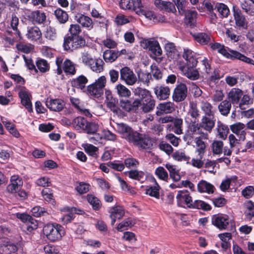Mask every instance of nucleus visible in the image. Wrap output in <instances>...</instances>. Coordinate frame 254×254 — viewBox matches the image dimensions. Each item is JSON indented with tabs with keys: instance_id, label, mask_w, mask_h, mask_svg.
<instances>
[{
	"instance_id": "obj_47",
	"label": "nucleus",
	"mask_w": 254,
	"mask_h": 254,
	"mask_svg": "<svg viewBox=\"0 0 254 254\" xmlns=\"http://www.w3.org/2000/svg\"><path fill=\"white\" fill-rule=\"evenodd\" d=\"M190 208L202 209L205 211L210 210L211 208V206L208 203L200 200H196L193 202V204H190Z\"/></svg>"
},
{
	"instance_id": "obj_14",
	"label": "nucleus",
	"mask_w": 254,
	"mask_h": 254,
	"mask_svg": "<svg viewBox=\"0 0 254 254\" xmlns=\"http://www.w3.org/2000/svg\"><path fill=\"white\" fill-rule=\"evenodd\" d=\"M46 106L51 110L55 112H60L64 108L65 104L62 100L56 99H47L46 101Z\"/></svg>"
},
{
	"instance_id": "obj_10",
	"label": "nucleus",
	"mask_w": 254,
	"mask_h": 254,
	"mask_svg": "<svg viewBox=\"0 0 254 254\" xmlns=\"http://www.w3.org/2000/svg\"><path fill=\"white\" fill-rule=\"evenodd\" d=\"M110 218L112 219L111 224L113 226L116 222V219H121L125 215V210L121 206L112 207L109 210Z\"/></svg>"
},
{
	"instance_id": "obj_53",
	"label": "nucleus",
	"mask_w": 254,
	"mask_h": 254,
	"mask_svg": "<svg viewBox=\"0 0 254 254\" xmlns=\"http://www.w3.org/2000/svg\"><path fill=\"white\" fill-rule=\"evenodd\" d=\"M116 89L117 90L118 94L120 97H127L131 94L130 90L122 84H118L116 86Z\"/></svg>"
},
{
	"instance_id": "obj_16",
	"label": "nucleus",
	"mask_w": 254,
	"mask_h": 254,
	"mask_svg": "<svg viewBox=\"0 0 254 254\" xmlns=\"http://www.w3.org/2000/svg\"><path fill=\"white\" fill-rule=\"evenodd\" d=\"M215 125V120L214 116H204L202 117L200 126L201 128L204 129L207 133H210Z\"/></svg>"
},
{
	"instance_id": "obj_34",
	"label": "nucleus",
	"mask_w": 254,
	"mask_h": 254,
	"mask_svg": "<svg viewBox=\"0 0 254 254\" xmlns=\"http://www.w3.org/2000/svg\"><path fill=\"white\" fill-rule=\"evenodd\" d=\"M119 132L122 134L123 137L125 138L128 141V138H130L132 132H134L129 126L124 124H119L118 127Z\"/></svg>"
},
{
	"instance_id": "obj_18",
	"label": "nucleus",
	"mask_w": 254,
	"mask_h": 254,
	"mask_svg": "<svg viewBox=\"0 0 254 254\" xmlns=\"http://www.w3.org/2000/svg\"><path fill=\"white\" fill-rule=\"evenodd\" d=\"M17 217L24 223L33 225V226H27V230L28 231H31L34 229H36L37 226V222L30 215L25 213H17Z\"/></svg>"
},
{
	"instance_id": "obj_61",
	"label": "nucleus",
	"mask_w": 254,
	"mask_h": 254,
	"mask_svg": "<svg viewBox=\"0 0 254 254\" xmlns=\"http://www.w3.org/2000/svg\"><path fill=\"white\" fill-rule=\"evenodd\" d=\"M246 207V216L247 218L251 219L254 217V203L252 201H249L247 203Z\"/></svg>"
},
{
	"instance_id": "obj_46",
	"label": "nucleus",
	"mask_w": 254,
	"mask_h": 254,
	"mask_svg": "<svg viewBox=\"0 0 254 254\" xmlns=\"http://www.w3.org/2000/svg\"><path fill=\"white\" fill-rule=\"evenodd\" d=\"M120 6L123 9L130 10L135 11L136 1H134L133 0H121Z\"/></svg>"
},
{
	"instance_id": "obj_19",
	"label": "nucleus",
	"mask_w": 254,
	"mask_h": 254,
	"mask_svg": "<svg viewBox=\"0 0 254 254\" xmlns=\"http://www.w3.org/2000/svg\"><path fill=\"white\" fill-rule=\"evenodd\" d=\"M154 4L161 10L172 12L176 11L174 4L170 1L162 0H155Z\"/></svg>"
},
{
	"instance_id": "obj_63",
	"label": "nucleus",
	"mask_w": 254,
	"mask_h": 254,
	"mask_svg": "<svg viewBox=\"0 0 254 254\" xmlns=\"http://www.w3.org/2000/svg\"><path fill=\"white\" fill-rule=\"evenodd\" d=\"M44 35L46 38L50 40H54L57 37L56 30L53 27H48Z\"/></svg>"
},
{
	"instance_id": "obj_7",
	"label": "nucleus",
	"mask_w": 254,
	"mask_h": 254,
	"mask_svg": "<svg viewBox=\"0 0 254 254\" xmlns=\"http://www.w3.org/2000/svg\"><path fill=\"white\" fill-rule=\"evenodd\" d=\"M120 79L128 85H133L137 81V77L133 71L127 66L120 69Z\"/></svg>"
},
{
	"instance_id": "obj_24",
	"label": "nucleus",
	"mask_w": 254,
	"mask_h": 254,
	"mask_svg": "<svg viewBox=\"0 0 254 254\" xmlns=\"http://www.w3.org/2000/svg\"><path fill=\"white\" fill-rule=\"evenodd\" d=\"M0 250L2 251L4 254H9L15 252L17 250V247L5 239L0 240Z\"/></svg>"
},
{
	"instance_id": "obj_55",
	"label": "nucleus",
	"mask_w": 254,
	"mask_h": 254,
	"mask_svg": "<svg viewBox=\"0 0 254 254\" xmlns=\"http://www.w3.org/2000/svg\"><path fill=\"white\" fill-rule=\"evenodd\" d=\"M215 9L222 17H227L230 13L228 7L222 3H217L215 5Z\"/></svg>"
},
{
	"instance_id": "obj_30",
	"label": "nucleus",
	"mask_w": 254,
	"mask_h": 254,
	"mask_svg": "<svg viewBox=\"0 0 254 254\" xmlns=\"http://www.w3.org/2000/svg\"><path fill=\"white\" fill-rule=\"evenodd\" d=\"M190 130L192 134H199V136H202L204 139L207 140L208 139V134L207 132H204L202 130L201 127L200 126V123L196 124L195 122L192 123L189 127Z\"/></svg>"
},
{
	"instance_id": "obj_44",
	"label": "nucleus",
	"mask_w": 254,
	"mask_h": 254,
	"mask_svg": "<svg viewBox=\"0 0 254 254\" xmlns=\"http://www.w3.org/2000/svg\"><path fill=\"white\" fill-rule=\"evenodd\" d=\"M195 40L202 45L207 44L210 41V36L205 33H198L193 35Z\"/></svg>"
},
{
	"instance_id": "obj_64",
	"label": "nucleus",
	"mask_w": 254,
	"mask_h": 254,
	"mask_svg": "<svg viewBox=\"0 0 254 254\" xmlns=\"http://www.w3.org/2000/svg\"><path fill=\"white\" fill-rule=\"evenodd\" d=\"M242 195L246 198H250L254 194V186H249L246 187L242 191Z\"/></svg>"
},
{
	"instance_id": "obj_20",
	"label": "nucleus",
	"mask_w": 254,
	"mask_h": 254,
	"mask_svg": "<svg viewBox=\"0 0 254 254\" xmlns=\"http://www.w3.org/2000/svg\"><path fill=\"white\" fill-rule=\"evenodd\" d=\"M154 93L159 100L167 99L170 93V88L165 85L157 86L154 88Z\"/></svg>"
},
{
	"instance_id": "obj_57",
	"label": "nucleus",
	"mask_w": 254,
	"mask_h": 254,
	"mask_svg": "<svg viewBox=\"0 0 254 254\" xmlns=\"http://www.w3.org/2000/svg\"><path fill=\"white\" fill-rule=\"evenodd\" d=\"M223 142L220 140H214L212 143V150L214 154H220L223 152Z\"/></svg>"
},
{
	"instance_id": "obj_49",
	"label": "nucleus",
	"mask_w": 254,
	"mask_h": 254,
	"mask_svg": "<svg viewBox=\"0 0 254 254\" xmlns=\"http://www.w3.org/2000/svg\"><path fill=\"white\" fill-rule=\"evenodd\" d=\"M37 68L41 72L45 73L50 69V64L48 62L44 59H38L36 62Z\"/></svg>"
},
{
	"instance_id": "obj_32",
	"label": "nucleus",
	"mask_w": 254,
	"mask_h": 254,
	"mask_svg": "<svg viewBox=\"0 0 254 254\" xmlns=\"http://www.w3.org/2000/svg\"><path fill=\"white\" fill-rule=\"evenodd\" d=\"M214 186L205 181L201 180L197 184V190L200 192L212 193L214 192Z\"/></svg>"
},
{
	"instance_id": "obj_62",
	"label": "nucleus",
	"mask_w": 254,
	"mask_h": 254,
	"mask_svg": "<svg viewBox=\"0 0 254 254\" xmlns=\"http://www.w3.org/2000/svg\"><path fill=\"white\" fill-rule=\"evenodd\" d=\"M155 174L159 179L165 181L168 178L167 172L163 167H159L155 170Z\"/></svg>"
},
{
	"instance_id": "obj_5",
	"label": "nucleus",
	"mask_w": 254,
	"mask_h": 254,
	"mask_svg": "<svg viewBox=\"0 0 254 254\" xmlns=\"http://www.w3.org/2000/svg\"><path fill=\"white\" fill-rule=\"evenodd\" d=\"M85 41L81 36H68L64 38V47L65 50L73 51L83 47Z\"/></svg>"
},
{
	"instance_id": "obj_29",
	"label": "nucleus",
	"mask_w": 254,
	"mask_h": 254,
	"mask_svg": "<svg viewBox=\"0 0 254 254\" xmlns=\"http://www.w3.org/2000/svg\"><path fill=\"white\" fill-rule=\"evenodd\" d=\"M235 23L238 27H244L247 24V20L239 9H233Z\"/></svg>"
},
{
	"instance_id": "obj_23",
	"label": "nucleus",
	"mask_w": 254,
	"mask_h": 254,
	"mask_svg": "<svg viewBox=\"0 0 254 254\" xmlns=\"http://www.w3.org/2000/svg\"><path fill=\"white\" fill-rule=\"evenodd\" d=\"M99 128V126L95 122H87L86 127L84 128V131L88 134H93L94 136L93 137L96 141H99L102 139V137L99 134H96Z\"/></svg>"
},
{
	"instance_id": "obj_13",
	"label": "nucleus",
	"mask_w": 254,
	"mask_h": 254,
	"mask_svg": "<svg viewBox=\"0 0 254 254\" xmlns=\"http://www.w3.org/2000/svg\"><path fill=\"white\" fill-rule=\"evenodd\" d=\"M183 57L187 62L186 66L193 67L196 65L198 62L196 57V54L192 51L188 49H184Z\"/></svg>"
},
{
	"instance_id": "obj_28",
	"label": "nucleus",
	"mask_w": 254,
	"mask_h": 254,
	"mask_svg": "<svg viewBox=\"0 0 254 254\" xmlns=\"http://www.w3.org/2000/svg\"><path fill=\"white\" fill-rule=\"evenodd\" d=\"M105 94L106 97V103L108 108L111 109L114 113H117L118 107L116 105L118 101L117 100L113 98L110 91H106Z\"/></svg>"
},
{
	"instance_id": "obj_38",
	"label": "nucleus",
	"mask_w": 254,
	"mask_h": 254,
	"mask_svg": "<svg viewBox=\"0 0 254 254\" xmlns=\"http://www.w3.org/2000/svg\"><path fill=\"white\" fill-rule=\"evenodd\" d=\"M133 92L135 95L139 96L141 100L140 102H143L144 100H148V99L152 97L149 91L146 89L141 87H137L134 89Z\"/></svg>"
},
{
	"instance_id": "obj_8",
	"label": "nucleus",
	"mask_w": 254,
	"mask_h": 254,
	"mask_svg": "<svg viewBox=\"0 0 254 254\" xmlns=\"http://www.w3.org/2000/svg\"><path fill=\"white\" fill-rule=\"evenodd\" d=\"M188 88L185 83H180L174 88L172 98L176 102L184 101L187 97Z\"/></svg>"
},
{
	"instance_id": "obj_17",
	"label": "nucleus",
	"mask_w": 254,
	"mask_h": 254,
	"mask_svg": "<svg viewBox=\"0 0 254 254\" xmlns=\"http://www.w3.org/2000/svg\"><path fill=\"white\" fill-rule=\"evenodd\" d=\"M243 95V92L241 89L233 88H232L228 93L227 96L228 99L232 104L235 105L239 103Z\"/></svg>"
},
{
	"instance_id": "obj_50",
	"label": "nucleus",
	"mask_w": 254,
	"mask_h": 254,
	"mask_svg": "<svg viewBox=\"0 0 254 254\" xmlns=\"http://www.w3.org/2000/svg\"><path fill=\"white\" fill-rule=\"evenodd\" d=\"M139 80L143 82L144 84L148 86L151 81L153 80L152 77V74L149 72H138L137 73Z\"/></svg>"
},
{
	"instance_id": "obj_41",
	"label": "nucleus",
	"mask_w": 254,
	"mask_h": 254,
	"mask_svg": "<svg viewBox=\"0 0 254 254\" xmlns=\"http://www.w3.org/2000/svg\"><path fill=\"white\" fill-rule=\"evenodd\" d=\"M54 15L57 20L61 24L65 23L68 19L66 12L60 8L55 10Z\"/></svg>"
},
{
	"instance_id": "obj_1",
	"label": "nucleus",
	"mask_w": 254,
	"mask_h": 254,
	"mask_svg": "<svg viewBox=\"0 0 254 254\" xmlns=\"http://www.w3.org/2000/svg\"><path fill=\"white\" fill-rule=\"evenodd\" d=\"M88 79L81 75L71 81L73 87L79 89L94 97L98 98L103 94L104 88L106 83V78L104 76H100L95 82L86 87Z\"/></svg>"
},
{
	"instance_id": "obj_11",
	"label": "nucleus",
	"mask_w": 254,
	"mask_h": 254,
	"mask_svg": "<svg viewBox=\"0 0 254 254\" xmlns=\"http://www.w3.org/2000/svg\"><path fill=\"white\" fill-rule=\"evenodd\" d=\"M205 140L202 136H197L194 138V145L195 148V152L197 153L198 156L203 158L206 152V144Z\"/></svg>"
},
{
	"instance_id": "obj_39",
	"label": "nucleus",
	"mask_w": 254,
	"mask_h": 254,
	"mask_svg": "<svg viewBox=\"0 0 254 254\" xmlns=\"http://www.w3.org/2000/svg\"><path fill=\"white\" fill-rule=\"evenodd\" d=\"M141 108L143 112L148 113L152 111L155 105V101L153 97L148 99V100H144L141 102Z\"/></svg>"
},
{
	"instance_id": "obj_33",
	"label": "nucleus",
	"mask_w": 254,
	"mask_h": 254,
	"mask_svg": "<svg viewBox=\"0 0 254 254\" xmlns=\"http://www.w3.org/2000/svg\"><path fill=\"white\" fill-rule=\"evenodd\" d=\"M157 109L158 110L156 112L157 115H160L162 112L166 114L170 113L174 110V104L170 102L160 103L157 107Z\"/></svg>"
},
{
	"instance_id": "obj_52",
	"label": "nucleus",
	"mask_w": 254,
	"mask_h": 254,
	"mask_svg": "<svg viewBox=\"0 0 254 254\" xmlns=\"http://www.w3.org/2000/svg\"><path fill=\"white\" fill-rule=\"evenodd\" d=\"M172 158L178 161H188L190 157L187 156L185 151L182 150H178L174 152L172 155Z\"/></svg>"
},
{
	"instance_id": "obj_27",
	"label": "nucleus",
	"mask_w": 254,
	"mask_h": 254,
	"mask_svg": "<svg viewBox=\"0 0 254 254\" xmlns=\"http://www.w3.org/2000/svg\"><path fill=\"white\" fill-rule=\"evenodd\" d=\"M75 20L83 27H86L88 30L93 27L92 20L91 18L83 14H78L75 16Z\"/></svg>"
},
{
	"instance_id": "obj_35",
	"label": "nucleus",
	"mask_w": 254,
	"mask_h": 254,
	"mask_svg": "<svg viewBox=\"0 0 254 254\" xmlns=\"http://www.w3.org/2000/svg\"><path fill=\"white\" fill-rule=\"evenodd\" d=\"M232 104V103L228 100L221 101L218 106L220 114L223 116H227L230 113Z\"/></svg>"
},
{
	"instance_id": "obj_37",
	"label": "nucleus",
	"mask_w": 254,
	"mask_h": 254,
	"mask_svg": "<svg viewBox=\"0 0 254 254\" xmlns=\"http://www.w3.org/2000/svg\"><path fill=\"white\" fill-rule=\"evenodd\" d=\"M87 120L82 117H77L74 118L72 122V127L76 130H83L86 127Z\"/></svg>"
},
{
	"instance_id": "obj_15",
	"label": "nucleus",
	"mask_w": 254,
	"mask_h": 254,
	"mask_svg": "<svg viewBox=\"0 0 254 254\" xmlns=\"http://www.w3.org/2000/svg\"><path fill=\"white\" fill-rule=\"evenodd\" d=\"M173 124H168L167 125V128L169 131H172L177 134H181L183 133V121L182 119L173 118L171 122Z\"/></svg>"
},
{
	"instance_id": "obj_25",
	"label": "nucleus",
	"mask_w": 254,
	"mask_h": 254,
	"mask_svg": "<svg viewBox=\"0 0 254 254\" xmlns=\"http://www.w3.org/2000/svg\"><path fill=\"white\" fill-rule=\"evenodd\" d=\"M18 94L21 99L22 104L29 112H32V105L29 98V93L28 92L25 90H21Z\"/></svg>"
},
{
	"instance_id": "obj_4",
	"label": "nucleus",
	"mask_w": 254,
	"mask_h": 254,
	"mask_svg": "<svg viewBox=\"0 0 254 254\" xmlns=\"http://www.w3.org/2000/svg\"><path fill=\"white\" fill-rule=\"evenodd\" d=\"M128 138V142L142 149H148L152 146L151 138L147 135L134 131Z\"/></svg>"
},
{
	"instance_id": "obj_31",
	"label": "nucleus",
	"mask_w": 254,
	"mask_h": 254,
	"mask_svg": "<svg viewBox=\"0 0 254 254\" xmlns=\"http://www.w3.org/2000/svg\"><path fill=\"white\" fill-rule=\"evenodd\" d=\"M185 16L186 23L188 26L193 27L196 23L197 12L195 10H186L183 14Z\"/></svg>"
},
{
	"instance_id": "obj_26",
	"label": "nucleus",
	"mask_w": 254,
	"mask_h": 254,
	"mask_svg": "<svg viewBox=\"0 0 254 254\" xmlns=\"http://www.w3.org/2000/svg\"><path fill=\"white\" fill-rule=\"evenodd\" d=\"M184 72L185 75L190 80H195L198 79L199 77L198 71L193 67L190 66H183L180 67Z\"/></svg>"
},
{
	"instance_id": "obj_42",
	"label": "nucleus",
	"mask_w": 254,
	"mask_h": 254,
	"mask_svg": "<svg viewBox=\"0 0 254 254\" xmlns=\"http://www.w3.org/2000/svg\"><path fill=\"white\" fill-rule=\"evenodd\" d=\"M62 69L67 74L73 75L76 72L74 64L68 59L64 61Z\"/></svg>"
},
{
	"instance_id": "obj_43",
	"label": "nucleus",
	"mask_w": 254,
	"mask_h": 254,
	"mask_svg": "<svg viewBox=\"0 0 254 254\" xmlns=\"http://www.w3.org/2000/svg\"><path fill=\"white\" fill-rule=\"evenodd\" d=\"M103 61L100 59H93L89 66L93 71L100 73L103 70Z\"/></svg>"
},
{
	"instance_id": "obj_6",
	"label": "nucleus",
	"mask_w": 254,
	"mask_h": 254,
	"mask_svg": "<svg viewBox=\"0 0 254 254\" xmlns=\"http://www.w3.org/2000/svg\"><path fill=\"white\" fill-rule=\"evenodd\" d=\"M141 46L144 49H148L153 55V57L155 59L157 62L160 63L162 58L157 57L162 54V50L158 42L156 40H143L141 42Z\"/></svg>"
},
{
	"instance_id": "obj_21",
	"label": "nucleus",
	"mask_w": 254,
	"mask_h": 254,
	"mask_svg": "<svg viewBox=\"0 0 254 254\" xmlns=\"http://www.w3.org/2000/svg\"><path fill=\"white\" fill-rule=\"evenodd\" d=\"M176 197L179 206H182L181 202L183 201H185V203L189 207H190V204H193L191 197L188 191L187 190H179Z\"/></svg>"
},
{
	"instance_id": "obj_45",
	"label": "nucleus",
	"mask_w": 254,
	"mask_h": 254,
	"mask_svg": "<svg viewBox=\"0 0 254 254\" xmlns=\"http://www.w3.org/2000/svg\"><path fill=\"white\" fill-rule=\"evenodd\" d=\"M31 18L34 22L41 24L45 21L46 16L44 12L36 10L31 13Z\"/></svg>"
},
{
	"instance_id": "obj_58",
	"label": "nucleus",
	"mask_w": 254,
	"mask_h": 254,
	"mask_svg": "<svg viewBox=\"0 0 254 254\" xmlns=\"http://www.w3.org/2000/svg\"><path fill=\"white\" fill-rule=\"evenodd\" d=\"M19 24V19L15 15L12 14L11 19L10 21V25L12 29L15 32L16 36L19 37L20 39L21 38V33L20 31L18 30L17 26Z\"/></svg>"
},
{
	"instance_id": "obj_22",
	"label": "nucleus",
	"mask_w": 254,
	"mask_h": 254,
	"mask_svg": "<svg viewBox=\"0 0 254 254\" xmlns=\"http://www.w3.org/2000/svg\"><path fill=\"white\" fill-rule=\"evenodd\" d=\"M26 35L29 40L36 41L41 38L42 32L37 26L28 27Z\"/></svg>"
},
{
	"instance_id": "obj_12",
	"label": "nucleus",
	"mask_w": 254,
	"mask_h": 254,
	"mask_svg": "<svg viewBox=\"0 0 254 254\" xmlns=\"http://www.w3.org/2000/svg\"><path fill=\"white\" fill-rule=\"evenodd\" d=\"M245 125L241 123H236L230 126L231 131L238 136L239 140L243 141L246 139V131Z\"/></svg>"
},
{
	"instance_id": "obj_2",
	"label": "nucleus",
	"mask_w": 254,
	"mask_h": 254,
	"mask_svg": "<svg viewBox=\"0 0 254 254\" xmlns=\"http://www.w3.org/2000/svg\"><path fill=\"white\" fill-rule=\"evenodd\" d=\"M210 48L213 50H217L227 58L231 60L237 59L254 65V61L235 50L225 47L223 45L218 43H210Z\"/></svg>"
},
{
	"instance_id": "obj_54",
	"label": "nucleus",
	"mask_w": 254,
	"mask_h": 254,
	"mask_svg": "<svg viewBox=\"0 0 254 254\" xmlns=\"http://www.w3.org/2000/svg\"><path fill=\"white\" fill-rule=\"evenodd\" d=\"M154 182L155 183L156 186L154 187H150L148 189L146 190V193L147 194L149 195L150 196L154 197L156 198H159L160 194H159V189L160 187L159 185L156 182L155 179H154Z\"/></svg>"
},
{
	"instance_id": "obj_56",
	"label": "nucleus",
	"mask_w": 254,
	"mask_h": 254,
	"mask_svg": "<svg viewBox=\"0 0 254 254\" xmlns=\"http://www.w3.org/2000/svg\"><path fill=\"white\" fill-rule=\"evenodd\" d=\"M213 107L210 103L207 101L201 102V109L204 112L205 116H214V112L212 110Z\"/></svg>"
},
{
	"instance_id": "obj_36",
	"label": "nucleus",
	"mask_w": 254,
	"mask_h": 254,
	"mask_svg": "<svg viewBox=\"0 0 254 254\" xmlns=\"http://www.w3.org/2000/svg\"><path fill=\"white\" fill-rule=\"evenodd\" d=\"M121 55L119 51L115 50H107L103 53V58L107 63L114 62Z\"/></svg>"
},
{
	"instance_id": "obj_9",
	"label": "nucleus",
	"mask_w": 254,
	"mask_h": 254,
	"mask_svg": "<svg viewBox=\"0 0 254 254\" xmlns=\"http://www.w3.org/2000/svg\"><path fill=\"white\" fill-rule=\"evenodd\" d=\"M230 220L228 216L224 214L213 215L211 218L212 224L220 230H225Z\"/></svg>"
},
{
	"instance_id": "obj_40",
	"label": "nucleus",
	"mask_w": 254,
	"mask_h": 254,
	"mask_svg": "<svg viewBox=\"0 0 254 254\" xmlns=\"http://www.w3.org/2000/svg\"><path fill=\"white\" fill-rule=\"evenodd\" d=\"M165 49L168 57L172 59L178 57V52L173 43L167 42L165 44Z\"/></svg>"
},
{
	"instance_id": "obj_59",
	"label": "nucleus",
	"mask_w": 254,
	"mask_h": 254,
	"mask_svg": "<svg viewBox=\"0 0 254 254\" xmlns=\"http://www.w3.org/2000/svg\"><path fill=\"white\" fill-rule=\"evenodd\" d=\"M86 152L89 155L96 158L98 157V148L92 144H86L84 146Z\"/></svg>"
},
{
	"instance_id": "obj_3",
	"label": "nucleus",
	"mask_w": 254,
	"mask_h": 254,
	"mask_svg": "<svg viewBox=\"0 0 254 254\" xmlns=\"http://www.w3.org/2000/svg\"><path fill=\"white\" fill-rule=\"evenodd\" d=\"M43 233L51 242H55L61 239L64 234L63 227L58 224H48L43 228Z\"/></svg>"
},
{
	"instance_id": "obj_51",
	"label": "nucleus",
	"mask_w": 254,
	"mask_h": 254,
	"mask_svg": "<svg viewBox=\"0 0 254 254\" xmlns=\"http://www.w3.org/2000/svg\"><path fill=\"white\" fill-rule=\"evenodd\" d=\"M217 129L219 137L222 139H225L229 132L228 127L221 122H218Z\"/></svg>"
},
{
	"instance_id": "obj_60",
	"label": "nucleus",
	"mask_w": 254,
	"mask_h": 254,
	"mask_svg": "<svg viewBox=\"0 0 254 254\" xmlns=\"http://www.w3.org/2000/svg\"><path fill=\"white\" fill-rule=\"evenodd\" d=\"M151 74L156 80H160L163 77V73L160 69L155 64H152L150 66Z\"/></svg>"
},
{
	"instance_id": "obj_48",
	"label": "nucleus",
	"mask_w": 254,
	"mask_h": 254,
	"mask_svg": "<svg viewBox=\"0 0 254 254\" xmlns=\"http://www.w3.org/2000/svg\"><path fill=\"white\" fill-rule=\"evenodd\" d=\"M87 200L88 202L92 205L94 210H99L101 207V203L100 200L95 196L92 194L87 195Z\"/></svg>"
}]
</instances>
